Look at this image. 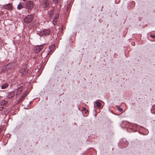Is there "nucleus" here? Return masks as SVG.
Returning a JSON list of instances; mask_svg holds the SVG:
<instances>
[{
  "mask_svg": "<svg viewBox=\"0 0 155 155\" xmlns=\"http://www.w3.org/2000/svg\"><path fill=\"white\" fill-rule=\"evenodd\" d=\"M24 5L25 8L28 10L29 12H30L34 6V4L32 1H28L25 2Z\"/></svg>",
  "mask_w": 155,
  "mask_h": 155,
  "instance_id": "nucleus-1",
  "label": "nucleus"
},
{
  "mask_svg": "<svg viewBox=\"0 0 155 155\" xmlns=\"http://www.w3.org/2000/svg\"><path fill=\"white\" fill-rule=\"evenodd\" d=\"M34 18V15H28L24 18V21L26 23H29L33 20Z\"/></svg>",
  "mask_w": 155,
  "mask_h": 155,
  "instance_id": "nucleus-2",
  "label": "nucleus"
},
{
  "mask_svg": "<svg viewBox=\"0 0 155 155\" xmlns=\"http://www.w3.org/2000/svg\"><path fill=\"white\" fill-rule=\"evenodd\" d=\"M50 0H43L41 5L43 8H48L50 5Z\"/></svg>",
  "mask_w": 155,
  "mask_h": 155,
  "instance_id": "nucleus-3",
  "label": "nucleus"
},
{
  "mask_svg": "<svg viewBox=\"0 0 155 155\" xmlns=\"http://www.w3.org/2000/svg\"><path fill=\"white\" fill-rule=\"evenodd\" d=\"M51 33V31L48 29H45L41 31L39 33L40 36L47 35Z\"/></svg>",
  "mask_w": 155,
  "mask_h": 155,
  "instance_id": "nucleus-4",
  "label": "nucleus"
},
{
  "mask_svg": "<svg viewBox=\"0 0 155 155\" xmlns=\"http://www.w3.org/2000/svg\"><path fill=\"white\" fill-rule=\"evenodd\" d=\"M15 64L14 63H10L9 64L3 68V69L5 70H8V69H14Z\"/></svg>",
  "mask_w": 155,
  "mask_h": 155,
  "instance_id": "nucleus-5",
  "label": "nucleus"
},
{
  "mask_svg": "<svg viewBox=\"0 0 155 155\" xmlns=\"http://www.w3.org/2000/svg\"><path fill=\"white\" fill-rule=\"evenodd\" d=\"M43 45H40L36 46L35 48V52L36 53H39L43 49Z\"/></svg>",
  "mask_w": 155,
  "mask_h": 155,
  "instance_id": "nucleus-6",
  "label": "nucleus"
},
{
  "mask_svg": "<svg viewBox=\"0 0 155 155\" xmlns=\"http://www.w3.org/2000/svg\"><path fill=\"white\" fill-rule=\"evenodd\" d=\"M3 7L6 9L11 10L12 9V6L11 4H8L3 6Z\"/></svg>",
  "mask_w": 155,
  "mask_h": 155,
  "instance_id": "nucleus-7",
  "label": "nucleus"
},
{
  "mask_svg": "<svg viewBox=\"0 0 155 155\" xmlns=\"http://www.w3.org/2000/svg\"><path fill=\"white\" fill-rule=\"evenodd\" d=\"M59 15L58 14H56L53 20V23L54 25L56 24V22L57 21L59 17Z\"/></svg>",
  "mask_w": 155,
  "mask_h": 155,
  "instance_id": "nucleus-8",
  "label": "nucleus"
},
{
  "mask_svg": "<svg viewBox=\"0 0 155 155\" xmlns=\"http://www.w3.org/2000/svg\"><path fill=\"white\" fill-rule=\"evenodd\" d=\"M20 72L23 75H26L28 73V71L27 70L24 68H22L20 70Z\"/></svg>",
  "mask_w": 155,
  "mask_h": 155,
  "instance_id": "nucleus-9",
  "label": "nucleus"
},
{
  "mask_svg": "<svg viewBox=\"0 0 155 155\" xmlns=\"http://www.w3.org/2000/svg\"><path fill=\"white\" fill-rule=\"evenodd\" d=\"M8 86V84L7 83H5L2 85L1 86V88L2 89H4Z\"/></svg>",
  "mask_w": 155,
  "mask_h": 155,
  "instance_id": "nucleus-10",
  "label": "nucleus"
},
{
  "mask_svg": "<svg viewBox=\"0 0 155 155\" xmlns=\"http://www.w3.org/2000/svg\"><path fill=\"white\" fill-rule=\"evenodd\" d=\"M7 104V102L5 100H2L0 102V104L2 105H6Z\"/></svg>",
  "mask_w": 155,
  "mask_h": 155,
  "instance_id": "nucleus-11",
  "label": "nucleus"
},
{
  "mask_svg": "<svg viewBox=\"0 0 155 155\" xmlns=\"http://www.w3.org/2000/svg\"><path fill=\"white\" fill-rule=\"evenodd\" d=\"M23 8V5L22 3L20 2L17 6V8L18 9H21Z\"/></svg>",
  "mask_w": 155,
  "mask_h": 155,
  "instance_id": "nucleus-12",
  "label": "nucleus"
},
{
  "mask_svg": "<svg viewBox=\"0 0 155 155\" xmlns=\"http://www.w3.org/2000/svg\"><path fill=\"white\" fill-rule=\"evenodd\" d=\"M96 104L97 107H100L101 106V103L99 101H96Z\"/></svg>",
  "mask_w": 155,
  "mask_h": 155,
  "instance_id": "nucleus-13",
  "label": "nucleus"
},
{
  "mask_svg": "<svg viewBox=\"0 0 155 155\" xmlns=\"http://www.w3.org/2000/svg\"><path fill=\"white\" fill-rule=\"evenodd\" d=\"M150 37L152 38H155V35H152L151 34H150Z\"/></svg>",
  "mask_w": 155,
  "mask_h": 155,
  "instance_id": "nucleus-14",
  "label": "nucleus"
},
{
  "mask_svg": "<svg viewBox=\"0 0 155 155\" xmlns=\"http://www.w3.org/2000/svg\"><path fill=\"white\" fill-rule=\"evenodd\" d=\"M25 97V96L24 95L23 96H22L21 97V98L20 99V101H21Z\"/></svg>",
  "mask_w": 155,
  "mask_h": 155,
  "instance_id": "nucleus-15",
  "label": "nucleus"
},
{
  "mask_svg": "<svg viewBox=\"0 0 155 155\" xmlns=\"http://www.w3.org/2000/svg\"><path fill=\"white\" fill-rule=\"evenodd\" d=\"M118 109L119 111H122L123 110V109L120 107H118Z\"/></svg>",
  "mask_w": 155,
  "mask_h": 155,
  "instance_id": "nucleus-16",
  "label": "nucleus"
},
{
  "mask_svg": "<svg viewBox=\"0 0 155 155\" xmlns=\"http://www.w3.org/2000/svg\"><path fill=\"white\" fill-rule=\"evenodd\" d=\"M53 1H54V2L55 3H57V2H58V0H53Z\"/></svg>",
  "mask_w": 155,
  "mask_h": 155,
  "instance_id": "nucleus-17",
  "label": "nucleus"
},
{
  "mask_svg": "<svg viewBox=\"0 0 155 155\" xmlns=\"http://www.w3.org/2000/svg\"><path fill=\"white\" fill-rule=\"evenodd\" d=\"M85 109H86V108H85L83 107L82 110H85Z\"/></svg>",
  "mask_w": 155,
  "mask_h": 155,
  "instance_id": "nucleus-18",
  "label": "nucleus"
},
{
  "mask_svg": "<svg viewBox=\"0 0 155 155\" xmlns=\"http://www.w3.org/2000/svg\"><path fill=\"white\" fill-rule=\"evenodd\" d=\"M23 1H27V0H22Z\"/></svg>",
  "mask_w": 155,
  "mask_h": 155,
  "instance_id": "nucleus-19",
  "label": "nucleus"
}]
</instances>
